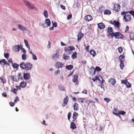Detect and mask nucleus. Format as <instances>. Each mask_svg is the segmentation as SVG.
Segmentation results:
<instances>
[{"label":"nucleus","mask_w":134,"mask_h":134,"mask_svg":"<svg viewBox=\"0 0 134 134\" xmlns=\"http://www.w3.org/2000/svg\"><path fill=\"white\" fill-rule=\"evenodd\" d=\"M20 66L23 69H26L27 70H30L31 69L32 65L30 62L25 63L23 62L20 64Z\"/></svg>","instance_id":"f257e3e1"},{"label":"nucleus","mask_w":134,"mask_h":134,"mask_svg":"<svg viewBox=\"0 0 134 134\" xmlns=\"http://www.w3.org/2000/svg\"><path fill=\"white\" fill-rule=\"evenodd\" d=\"M121 14L123 15V20L125 22H129L131 20V15L128 13V12H122Z\"/></svg>","instance_id":"f03ea898"},{"label":"nucleus","mask_w":134,"mask_h":134,"mask_svg":"<svg viewBox=\"0 0 134 134\" xmlns=\"http://www.w3.org/2000/svg\"><path fill=\"white\" fill-rule=\"evenodd\" d=\"M115 37V38L118 39H122L124 37L123 36L118 32L112 33L111 34V37Z\"/></svg>","instance_id":"7ed1b4c3"},{"label":"nucleus","mask_w":134,"mask_h":134,"mask_svg":"<svg viewBox=\"0 0 134 134\" xmlns=\"http://www.w3.org/2000/svg\"><path fill=\"white\" fill-rule=\"evenodd\" d=\"M75 49V48L72 46L65 47L64 48V50L65 52L68 53L69 54H70L71 53V51Z\"/></svg>","instance_id":"20e7f679"},{"label":"nucleus","mask_w":134,"mask_h":134,"mask_svg":"<svg viewBox=\"0 0 134 134\" xmlns=\"http://www.w3.org/2000/svg\"><path fill=\"white\" fill-rule=\"evenodd\" d=\"M125 57L123 55H120L119 57V59L120 62V66L121 69H122L124 66L123 62L125 61Z\"/></svg>","instance_id":"39448f33"},{"label":"nucleus","mask_w":134,"mask_h":134,"mask_svg":"<svg viewBox=\"0 0 134 134\" xmlns=\"http://www.w3.org/2000/svg\"><path fill=\"white\" fill-rule=\"evenodd\" d=\"M120 9V5L119 4L115 3L114 5L113 10L116 12H119Z\"/></svg>","instance_id":"423d86ee"},{"label":"nucleus","mask_w":134,"mask_h":134,"mask_svg":"<svg viewBox=\"0 0 134 134\" xmlns=\"http://www.w3.org/2000/svg\"><path fill=\"white\" fill-rule=\"evenodd\" d=\"M51 22L49 19H46L45 20V23L42 24V25L43 27H48L50 26Z\"/></svg>","instance_id":"0eeeda50"},{"label":"nucleus","mask_w":134,"mask_h":134,"mask_svg":"<svg viewBox=\"0 0 134 134\" xmlns=\"http://www.w3.org/2000/svg\"><path fill=\"white\" fill-rule=\"evenodd\" d=\"M24 2L25 4L30 9L34 8V5L33 4H31L26 0H24Z\"/></svg>","instance_id":"6e6552de"},{"label":"nucleus","mask_w":134,"mask_h":134,"mask_svg":"<svg viewBox=\"0 0 134 134\" xmlns=\"http://www.w3.org/2000/svg\"><path fill=\"white\" fill-rule=\"evenodd\" d=\"M69 101V98L68 96H66L64 98L63 103H62V105L63 107H64L66 106L68 104Z\"/></svg>","instance_id":"1a4fd4ad"},{"label":"nucleus","mask_w":134,"mask_h":134,"mask_svg":"<svg viewBox=\"0 0 134 134\" xmlns=\"http://www.w3.org/2000/svg\"><path fill=\"white\" fill-rule=\"evenodd\" d=\"M85 20L87 22H89L92 20V16L90 15H88L84 18Z\"/></svg>","instance_id":"9d476101"},{"label":"nucleus","mask_w":134,"mask_h":134,"mask_svg":"<svg viewBox=\"0 0 134 134\" xmlns=\"http://www.w3.org/2000/svg\"><path fill=\"white\" fill-rule=\"evenodd\" d=\"M84 34L82 33L81 32H79L77 35V40L78 42H79L81 39L84 36Z\"/></svg>","instance_id":"9b49d317"},{"label":"nucleus","mask_w":134,"mask_h":134,"mask_svg":"<svg viewBox=\"0 0 134 134\" xmlns=\"http://www.w3.org/2000/svg\"><path fill=\"white\" fill-rule=\"evenodd\" d=\"M64 65L60 62H58L55 63V66L58 68H62L63 66Z\"/></svg>","instance_id":"f8f14e48"},{"label":"nucleus","mask_w":134,"mask_h":134,"mask_svg":"<svg viewBox=\"0 0 134 134\" xmlns=\"http://www.w3.org/2000/svg\"><path fill=\"white\" fill-rule=\"evenodd\" d=\"M20 49V46L19 45H16L13 47V50L15 52H18Z\"/></svg>","instance_id":"ddd939ff"},{"label":"nucleus","mask_w":134,"mask_h":134,"mask_svg":"<svg viewBox=\"0 0 134 134\" xmlns=\"http://www.w3.org/2000/svg\"><path fill=\"white\" fill-rule=\"evenodd\" d=\"M18 27L19 29L22 31H25L27 30V29L25 27L20 24H18Z\"/></svg>","instance_id":"4468645a"},{"label":"nucleus","mask_w":134,"mask_h":134,"mask_svg":"<svg viewBox=\"0 0 134 134\" xmlns=\"http://www.w3.org/2000/svg\"><path fill=\"white\" fill-rule=\"evenodd\" d=\"M110 23L113 25H114L115 26L118 28H119L120 26V23L118 21H114L113 23H112L111 22H110Z\"/></svg>","instance_id":"2eb2a0df"},{"label":"nucleus","mask_w":134,"mask_h":134,"mask_svg":"<svg viewBox=\"0 0 134 134\" xmlns=\"http://www.w3.org/2000/svg\"><path fill=\"white\" fill-rule=\"evenodd\" d=\"M98 27L100 29L105 28V25L102 23H100L97 24Z\"/></svg>","instance_id":"dca6fc26"},{"label":"nucleus","mask_w":134,"mask_h":134,"mask_svg":"<svg viewBox=\"0 0 134 134\" xmlns=\"http://www.w3.org/2000/svg\"><path fill=\"white\" fill-rule=\"evenodd\" d=\"M59 55L58 53H56L55 54H54L52 56V58L54 60H56L57 59L59 58Z\"/></svg>","instance_id":"f3484780"},{"label":"nucleus","mask_w":134,"mask_h":134,"mask_svg":"<svg viewBox=\"0 0 134 134\" xmlns=\"http://www.w3.org/2000/svg\"><path fill=\"white\" fill-rule=\"evenodd\" d=\"M23 76L25 80H28L30 78V75L28 73H24Z\"/></svg>","instance_id":"a211bd4d"},{"label":"nucleus","mask_w":134,"mask_h":134,"mask_svg":"<svg viewBox=\"0 0 134 134\" xmlns=\"http://www.w3.org/2000/svg\"><path fill=\"white\" fill-rule=\"evenodd\" d=\"M78 76L77 75H74L73 76V79H72L73 81L74 82H76L77 84H78Z\"/></svg>","instance_id":"6ab92c4d"},{"label":"nucleus","mask_w":134,"mask_h":134,"mask_svg":"<svg viewBox=\"0 0 134 134\" xmlns=\"http://www.w3.org/2000/svg\"><path fill=\"white\" fill-rule=\"evenodd\" d=\"M20 86L22 88H24L26 86V83L24 81H22L20 83Z\"/></svg>","instance_id":"aec40b11"},{"label":"nucleus","mask_w":134,"mask_h":134,"mask_svg":"<svg viewBox=\"0 0 134 134\" xmlns=\"http://www.w3.org/2000/svg\"><path fill=\"white\" fill-rule=\"evenodd\" d=\"M2 63H3L5 65H9V64L4 59H2L0 60V63L2 64Z\"/></svg>","instance_id":"412c9836"},{"label":"nucleus","mask_w":134,"mask_h":134,"mask_svg":"<svg viewBox=\"0 0 134 134\" xmlns=\"http://www.w3.org/2000/svg\"><path fill=\"white\" fill-rule=\"evenodd\" d=\"M76 125L74 122H72L71 123L70 128L73 129H74L76 128Z\"/></svg>","instance_id":"4be33fe9"},{"label":"nucleus","mask_w":134,"mask_h":134,"mask_svg":"<svg viewBox=\"0 0 134 134\" xmlns=\"http://www.w3.org/2000/svg\"><path fill=\"white\" fill-rule=\"evenodd\" d=\"M108 32L110 34V36L111 37V34L112 33H114L113 32V30L112 27H109L108 30Z\"/></svg>","instance_id":"5701e85b"},{"label":"nucleus","mask_w":134,"mask_h":134,"mask_svg":"<svg viewBox=\"0 0 134 134\" xmlns=\"http://www.w3.org/2000/svg\"><path fill=\"white\" fill-rule=\"evenodd\" d=\"M74 108V110L77 111L78 109L79 105L77 103H75V104L73 105Z\"/></svg>","instance_id":"b1692460"},{"label":"nucleus","mask_w":134,"mask_h":134,"mask_svg":"<svg viewBox=\"0 0 134 134\" xmlns=\"http://www.w3.org/2000/svg\"><path fill=\"white\" fill-rule=\"evenodd\" d=\"M110 82L111 83L112 85H114L115 83L116 80L114 78H111L110 80Z\"/></svg>","instance_id":"393cba45"},{"label":"nucleus","mask_w":134,"mask_h":134,"mask_svg":"<svg viewBox=\"0 0 134 134\" xmlns=\"http://www.w3.org/2000/svg\"><path fill=\"white\" fill-rule=\"evenodd\" d=\"M104 14L105 15H109L111 14L110 10H106L104 12Z\"/></svg>","instance_id":"a878e982"},{"label":"nucleus","mask_w":134,"mask_h":134,"mask_svg":"<svg viewBox=\"0 0 134 134\" xmlns=\"http://www.w3.org/2000/svg\"><path fill=\"white\" fill-rule=\"evenodd\" d=\"M92 80L93 82H95L96 80H97L99 81H100V78L99 77V76H96L94 78H92Z\"/></svg>","instance_id":"bb28decb"},{"label":"nucleus","mask_w":134,"mask_h":134,"mask_svg":"<svg viewBox=\"0 0 134 134\" xmlns=\"http://www.w3.org/2000/svg\"><path fill=\"white\" fill-rule=\"evenodd\" d=\"M90 53L93 57H94L96 54V52L93 50H91L90 51Z\"/></svg>","instance_id":"cd10ccee"},{"label":"nucleus","mask_w":134,"mask_h":134,"mask_svg":"<svg viewBox=\"0 0 134 134\" xmlns=\"http://www.w3.org/2000/svg\"><path fill=\"white\" fill-rule=\"evenodd\" d=\"M77 53L76 52H74L72 55V57L73 59H75L77 58Z\"/></svg>","instance_id":"c85d7f7f"},{"label":"nucleus","mask_w":134,"mask_h":134,"mask_svg":"<svg viewBox=\"0 0 134 134\" xmlns=\"http://www.w3.org/2000/svg\"><path fill=\"white\" fill-rule=\"evenodd\" d=\"M78 114L76 112H74L73 114L72 118L73 119L76 120L77 119L76 115Z\"/></svg>","instance_id":"c756f323"},{"label":"nucleus","mask_w":134,"mask_h":134,"mask_svg":"<svg viewBox=\"0 0 134 134\" xmlns=\"http://www.w3.org/2000/svg\"><path fill=\"white\" fill-rule=\"evenodd\" d=\"M12 66L14 68H18L19 67V65L15 63H13L12 64Z\"/></svg>","instance_id":"7c9ffc66"},{"label":"nucleus","mask_w":134,"mask_h":134,"mask_svg":"<svg viewBox=\"0 0 134 134\" xmlns=\"http://www.w3.org/2000/svg\"><path fill=\"white\" fill-rule=\"evenodd\" d=\"M99 77L100 79V81H100V83L103 84V82H105L104 80L103 79L102 77L101 76H99Z\"/></svg>","instance_id":"2f4dec72"},{"label":"nucleus","mask_w":134,"mask_h":134,"mask_svg":"<svg viewBox=\"0 0 134 134\" xmlns=\"http://www.w3.org/2000/svg\"><path fill=\"white\" fill-rule=\"evenodd\" d=\"M73 68V66L72 65H67L66 66V68L68 70H70L72 69Z\"/></svg>","instance_id":"473e14b6"},{"label":"nucleus","mask_w":134,"mask_h":134,"mask_svg":"<svg viewBox=\"0 0 134 134\" xmlns=\"http://www.w3.org/2000/svg\"><path fill=\"white\" fill-rule=\"evenodd\" d=\"M24 42L25 43V44L26 46L29 49L30 48V47L29 45V44L28 43V41L27 40H24Z\"/></svg>","instance_id":"72a5a7b5"},{"label":"nucleus","mask_w":134,"mask_h":134,"mask_svg":"<svg viewBox=\"0 0 134 134\" xmlns=\"http://www.w3.org/2000/svg\"><path fill=\"white\" fill-rule=\"evenodd\" d=\"M44 15L46 18H47L48 17V11L47 10L44 11Z\"/></svg>","instance_id":"f704fd0d"},{"label":"nucleus","mask_w":134,"mask_h":134,"mask_svg":"<svg viewBox=\"0 0 134 134\" xmlns=\"http://www.w3.org/2000/svg\"><path fill=\"white\" fill-rule=\"evenodd\" d=\"M63 59L65 60H68L69 59V56H67L65 54H64L63 55Z\"/></svg>","instance_id":"c9c22d12"},{"label":"nucleus","mask_w":134,"mask_h":134,"mask_svg":"<svg viewBox=\"0 0 134 134\" xmlns=\"http://www.w3.org/2000/svg\"><path fill=\"white\" fill-rule=\"evenodd\" d=\"M125 85L127 88H130L131 87V84L127 81Z\"/></svg>","instance_id":"e433bc0d"},{"label":"nucleus","mask_w":134,"mask_h":134,"mask_svg":"<svg viewBox=\"0 0 134 134\" xmlns=\"http://www.w3.org/2000/svg\"><path fill=\"white\" fill-rule=\"evenodd\" d=\"M130 37L131 40H134V33H131L130 35Z\"/></svg>","instance_id":"4c0bfd02"},{"label":"nucleus","mask_w":134,"mask_h":134,"mask_svg":"<svg viewBox=\"0 0 134 134\" xmlns=\"http://www.w3.org/2000/svg\"><path fill=\"white\" fill-rule=\"evenodd\" d=\"M126 113V112L125 111H119V115H125Z\"/></svg>","instance_id":"58836bf2"},{"label":"nucleus","mask_w":134,"mask_h":134,"mask_svg":"<svg viewBox=\"0 0 134 134\" xmlns=\"http://www.w3.org/2000/svg\"><path fill=\"white\" fill-rule=\"evenodd\" d=\"M118 49L119 52V53H121L123 51V49L121 47H118Z\"/></svg>","instance_id":"ea45409f"},{"label":"nucleus","mask_w":134,"mask_h":134,"mask_svg":"<svg viewBox=\"0 0 134 134\" xmlns=\"http://www.w3.org/2000/svg\"><path fill=\"white\" fill-rule=\"evenodd\" d=\"M26 55L25 54H23L22 55V57L23 60H24L26 59Z\"/></svg>","instance_id":"a19ab883"},{"label":"nucleus","mask_w":134,"mask_h":134,"mask_svg":"<svg viewBox=\"0 0 134 134\" xmlns=\"http://www.w3.org/2000/svg\"><path fill=\"white\" fill-rule=\"evenodd\" d=\"M101 70V69L99 67L96 66L94 70L95 71L96 70L97 71H100Z\"/></svg>","instance_id":"79ce46f5"},{"label":"nucleus","mask_w":134,"mask_h":134,"mask_svg":"<svg viewBox=\"0 0 134 134\" xmlns=\"http://www.w3.org/2000/svg\"><path fill=\"white\" fill-rule=\"evenodd\" d=\"M52 23L53 27H57V25L56 22H53V21H52Z\"/></svg>","instance_id":"37998d69"},{"label":"nucleus","mask_w":134,"mask_h":134,"mask_svg":"<svg viewBox=\"0 0 134 134\" xmlns=\"http://www.w3.org/2000/svg\"><path fill=\"white\" fill-rule=\"evenodd\" d=\"M127 79H125V80H123L121 81V83L123 84H124L125 85L126 84V83H127Z\"/></svg>","instance_id":"c03bdc74"},{"label":"nucleus","mask_w":134,"mask_h":134,"mask_svg":"<svg viewBox=\"0 0 134 134\" xmlns=\"http://www.w3.org/2000/svg\"><path fill=\"white\" fill-rule=\"evenodd\" d=\"M19 100V99L18 97L17 96L16 97L14 100V102L15 103H16Z\"/></svg>","instance_id":"a18cd8bd"},{"label":"nucleus","mask_w":134,"mask_h":134,"mask_svg":"<svg viewBox=\"0 0 134 134\" xmlns=\"http://www.w3.org/2000/svg\"><path fill=\"white\" fill-rule=\"evenodd\" d=\"M32 55V59L33 60H37V57L35 54H34Z\"/></svg>","instance_id":"49530a36"},{"label":"nucleus","mask_w":134,"mask_h":134,"mask_svg":"<svg viewBox=\"0 0 134 134\" xmlns=\"http://www.w3.org/2000/svg\"><path fill=\"white\" fill-rule=\"evenodd\" d=\"M128 13L129 14H130L133 15V14H134V11L133 10H131L130 11H129L128 12Z\"/></svg>","instance_id":"de8ad7c7"},{"label":"nucleus","mask_w":134,"mask_h":134,"mask_svg":"<svg viewBox=\"0 0 134 134\" xmlns=\"http://www.w3.org/2000/svg\"><path fill=\"white\" fill-rule=\"evenodd\" d=\"M4 56L7 59H8L9 57V54L8 53L4 54Z\"/></svg>","instance_id":"09e8293b"},{"label":"nucleus","mask_w":134,"mask_h":134,"mask_svg":"<svg viewBox=\"0 0 134 134\" xmlns=\"http://www.w3.org/2000/svg\"><path fill=\"white\" fill-rule=\"evenodd\" d=\"M0 79L2 81L3 83H5L6 82V80H5L3 79L2 77H1L0 78Z\"/></svg>","instance_id":"8fccbe9b"},{"label":"nucleus","mask_w":134,"mask_h":134,"mask_svg":"<svg viewBox=\"0 0 134 134\" xmlns=\"http://www.w3.org/2000/svg\"><path fill=\"white\" fill-rule=\"evenodd\" d=\"M71 113L70 112H69L68 115V119L69 120H70V118L71 116Z\"/></svg>","instance_id":"3c124183"},{"label":"nucleus","mask_w":134,"mask_h":134,"mask_svg":"<svg viewBox=\"0 0 134 134\" xmlns=\"http://www.w3.org/2000/svg\"><path fill=\"white\" fill-rule=\"evenodd\" d=\"M113 113L116 116H120V115H119V112H118V113H116L115 112H114V111H113Z\"/></svg>","instance_id":"603ef678"},{"label":"nucleus","mask_w":134,"mask_h":134,"mask_svg":"<svg viewBox=\"0 0 134 134\" xmlns=\"http://www.w3.org/2000/svg\"><path fill=\"white\" fill-rule=\"evenodd\" d=\"M9 104L11 106L13 107L14 105L15 104L14 102H9Z\"/></svg>","instance_id":"864d4df0"},{"label":"nucleus","mask_w":134,"mask_h":134,"mask_svg":"<svg viewBox=\"0 0 134 134\" xmlns=\"http://www.w3.org/2000/svg\"><path fill=\"white\" fill-rule=\"evenodd\" d=\"M83 98H78V99L80 100V102L82 103H83Z\"/></svg>","instance_id":"5fc2aeb1"},{"label":"nucleus","mask_w":134,"mask_h":134,"mask_svg":"<svg viewBox=\"0 0 134 134\" xmlns=\"http://www.w3.org/2000/svg\"><path fill=\"white\" fill-rule=\"evenodd\" d=\"M11 79L14 81H16V79L14 75L12 76Z\"/></svg>","instance_id":"6e6d98bb"},{"label":"nucleus","mask_w":134,"mask_h":134,"mask_svg":"<svg viewBox=\"0 0 134 134\" xmlns=\"http://www.w3.org/2000/svg\"><path fill=\"white\" fill-rule=\"evenodd\" d=\"M104 100L107 103L109 102L110 100V99H109L107 98H104Z\"/></svg>","instance_id":"4d7b16f0"},{"label":"nucleus","mask_w":134,"mask_h":134,"mask_svg":"<svg viewBox=\"0 0 134 134\" xmlns=\"http://www.w3.org/2000/svg\"><path fill=\"white\" fill-rule=\"evenodd\" d=\"M2 95L4 97H6L7 95L6 92L3 93L2 94Z\"/></svg>","instance_id":"13d9d810"},{"label":"nucleus","mask_w":134,"mask_h":134,"mask_svg":"<svg viewBox=\"0 0 134 134\" xmlns=\"http://www.w3.org/2000/svg\"><path fill=\"white\" fill-rule=\"evenodd\" d=\"M72 16L71 14H69L67 16V19L68 20H69L71 18Z\"/></svg>","instance_id":"bf43d9fd"},{"label":"nucleus","mask_w":134,"mask_h":134,"mask_svg":"<svg viewBox=\"0 0 134 134\" xmlns=\"http://www.w3.org/2000/svg\"><path fill=\"white\" fill-rule=\"evenodd\" d=\"M51 43L49 41H48V44L47 46V48H50L51 46Z\"/></svg>","instance_id":"052dcab7"},{"label":"nucleus","mask_w":134,"mask_h":134,"mask_svg":"<svg viewBox=\"0 0 134 134\" xmlns=\"http://www.w3.org/2000/svg\"><path fill=\"white\" fill-rule=\"evenodd\" d=\"M60 7L61 8L64 10H65V7L64 6V5H60Z\"/></svg>","instance_id":"680f3d73"},{"label":"nucleus","mask_w":134,"mask_h":134,"mask_svg":"<svg viewBox=\"0 0 134 134\" xmlns=\"http://www.w3.org/2000/svg\"><path fill=\"white\" fill-rule=\"evenodd\" d=\"M129 29V27L128 26H127L125 28V32H126Z\"/></svg>","instance_id":"e2e57ef3"},{"label":"nucleus","mask_w":134,"mask_h":134,"mask_svg":"<svg viewBox=\"0 0 134 134\" xmlns=\"http://www.w3.org/2000/svg\"><path fill=\"white\" fill-rule=\"evenodd\" d=\"M90 47V46L89 45H88L85 48V49L87 52H89V48Z\"/></svg>","instance_id":"0e129e2a"},{"label":"nucleus","mask_w":134,"mask_h":134,"mask_svg":"<svg viewBox=\"0 0 134 134\" xmlns=\"http://www.w3.org/2000/svg\"><path fill=\"white\" fill-rule=\"evenodd\" d=\"M17 91V90L15 88H14L13 89V93H14L15 94H16V92Z\"/></svg>","instance_id":"69168bd1"},{"label":"nucleus","mask_w":134,"mask_h":134,"mask_svg":"<svg viewBox=\"0 0 134 134\" xmlns=\"http://www.w3.org/2000/svg\"><path fill=\"white\" fill-rule=\"evenodd\" d=\"M99 86H100V87H101V88H104V85H103V84H102V83H100V84L99 85Z\"/></svg>","instance_id":"338daca9"},{"label":"nucleus","mask_w":134,"mask_h":134,"mask_svg":"<svg viewBox=\"0 0 134 134\" xmlns=\"http://www.w3.org/2000/svg\"><path fill=\"white\" fill-rule=\"evenodd\" d=\"M8 62L11 63L13 64V61L11 58H10L8 60Z\"/></svg>","instance_id":"774afa93"}]
</instances>
